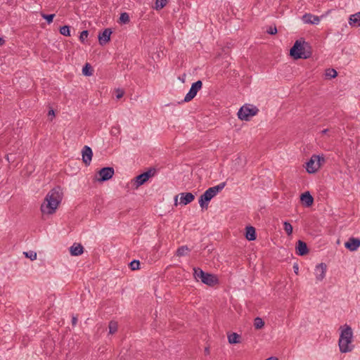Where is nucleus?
Returning <instances> with one entry per match:
<instances>
[{
	"instance_id": "f257e3e1",
	"label": "nucleus",
	"mask_w": 360,
	"mask_h": 360,
	"mask_svg": "<svg viewBox=\"0 0 360 360\" xmlns=\"http://www.w3.org/2000/svg\"><path fill=\"white\" fill-rule=\"evenodd\" d=\"M63 199V193L60 186L51 189L46 195L41 205V211L49 214H53Z\"/></svg>"
},
{
	"instance_id": "f03ea898",
	"label": "nucleus",
	"mask_w": 360,
	"mask_h": 360,
	"mask_svg": "<svg viewBox=\"0 0 360 360\" xmlns=\"http://www.w3.org/2000/svg\"><path fill=\"white\" fill-rule=\"evenodd\" d=\"M341 333L338 341L340 351L342 353L351 352L354 349L352 345L353 332L352 328L345 324L340 328Z\"/></svg>"
},
{
	"instance_id": "7ed1b4c3",
	"label": "nucleus",
	"mask_w": 360,
	"mask_h": 360,
	"mask_svg": "<svg viewBox=\"0 0 360 360\" xmlns=\"http://www.w3.org/2000/svg\"><path fill=\"white\" fill-rule=\"evenodd\" d=\"M290 54L294 59L309 58L311 56V46L304 41L297 40L290 49Z\"/></svg>"
},
{
	"instance_id": "20e7f679",
	"label": "nucleus",
	"mask_w": 360,
	"mask_h": 360,
	"mask_svg": "<svg viewBox=\"0 0 360 360\" xmlns=\"http://www.w3.org/2000/svg\"><path fill=\"white\" fill-rule=\"evenodd\" d=\"M226 186V182H222L215 186L210 187L202 194L199 198V204L202 209H207L209 202Z\"/></svg>"
},
{
	"instance_id": "39448f33",
	"label": "nucleus",
	"mask_w": 360,
	"mask_h": 360,
	"mask_svg": "<svg viewBox=\"0 0 360 360\" xmlns=\"http://www.w3.org/2000/svg\"><path fill=\"white\" fill-rule=\"evenodd\" d=\"M193 276L196 280L200 279L203 283L210 286H213L218 283L215 276L205 273L200 268H193Z\"/></svg>"
},
{
	"instance_id": "423d86ee",
	"label": "nucleus",
	"mask_w": 360,
	"mask_h": 360,
	"mask_svg": "<svg viewBox=\"0 0 360 360\" xmlns=\"http://www.w3.org/2000/svg\"><path fill=\"white\" fill-rule=\"evenodd\" d=\"M259 110L251 105L242 106L238 112V118L241 120H249L250 117L257 115Z\"/></svg>"
},
{
	"instance_id": "0eeeda50",
	"label": "nucleus",
	"mask_w": 360,
	"mask_h": 360,
	"mask_svg": "<svg viewBox=\"0 0 360 360\" xmlns=\"http://www.w3.org/2000/svg\"><path fill=\"white\" fill-rule=\"evenodd\" d=\"M155 173L156 169L155 168H150L148 171L136 176L134 179L136 187L138 188L145 184L150 177L154 176Z\"/></svg>"
},
{
	"instance_id": "6e6552de",
	"label": "nucleus",
	"mask_w": 360,
	"mask_h": 360,
	"mask_svg": "<svg viewBox=\"0 0 360 360\" xmlns=\"http://www.w3.org/2000/svg\"><path fill=\"white\" fill-rule=\"evenodd\" d=\"M202 86V82L200 80H198L194 82L189 90V91L186 95L184 101L189 102L191 101L197 94L198 91L201 89Z\"/></svg>"
},
{
	"instance_id": "1a4fd4ad",
	"label": "nucleus",
	"mask_w": 360,
	"mask_h": 360,
	"mask_svg": "<svg viewBox=\"0 0 360 360\" xmlns=\"http://www.w3.org/2000/svg\"><path fill=\"white\" fill-rule=\"evenodd\" d=\"M114 169L111 167H103L99 170V181H105L110 179L114 175Z\"/></svg>"
},
{
	"instance_id": "9d476101",
	"label": "nucleus",
	"mask_w": 360,
	"mask_h": 360,
	"mask_svg": "<svg viewBox=\"0 0 360 360\" xmlns=\"http://www.w3.org/2000/svg\"><path fill=\"white\" fill-rule=\"evenodd\" d=\"M327 266L325 263H321L316 266L315 275L318 281H321L326 276Z\"/></svg>"
},
{
	"instance_id": "9b49d317",
	"label": "nucleus",
	"mask_w": 360,
	"mask_h": 360,
	"mask_svg": "<svg viewBox=\"0 0 360 360\" xmlns=\"http://www.w3.org/2000/svg\"><path fill=\"white\" fill-rule=\"evenodd\" d=\"M345 246L350 251H356L360 247V239L358 238L351 237L345 243Z\"/></svg>"
},
{
	"instance_id": "f8f14e48",
	"label": "nucleus",
	"mask_w": 360,
	"mask_h": 360,
	"mask_svg": "<svg viewBox=\"0 0 360 360\" xmlns=\"http://www.w3.org/2000/svg\"><path fill=\"white\" fill-rule=\"evenodd\" d=\"M82 160H83L84 163L86 165H89L91 162V159H92V156H93V152H92L91 148L88 146H84V148L82 149Z\"/></svg>"
},
{
	"instance_id": "ddd939ff",
	"label": "nucleus",
	"mask_w": 360,
	"mask_h": 360,
	"mask_svg": "<svg viewBox=\"0 0 360 360\" xmlns=\"http://www.w3.org/2000/svg\"><path fill=\"white\" fill-rule=\"evenodd\" d=\"M112 31L110 28L105 29L102 32L98 34V41L101 45H105L110 40V35Z\"/></svg>"
},
{
	"instance_id": "4468645a",
	"label": "nucleus",
	"mask_w": 360,
	"mask_h": 360,
	"mask_svg": "<svg viewBox=\"0 0 360 360\" xmlns=\"http://www.w3.org/2000/svg\"><path fill=\"white\" fill-rule=\"evenodd\" d=\"M296 253L300 256L306 255L309 252L307 243L302 240H298L295 246Z\"/></svg>"
},
{
	"instance_id": "2eb2a0df",
	"label": "nucleus",
	"mask_w": 360,
	"mask_h": 360,
	"mask_svg": "<svg viewBox=\"0 0 360 360\" xmlns=\"http://www.w3.org/2000/svg\"><path fill=\"white\" fill-rule=\"evenodd\" d=\"M315 158V155H313L309 160L306 163V169L307 172L309 174H314L319 169V167H317Z\"/></svg>"
},
{
	"instance_id": "dca6fc26",
	"label": "nucleus",
	"mask_w": 360,
	"mask_h": 360,
	"mask_svg": "<svg viewBox=\"0 0 360 360\" xmlns=\"http://www.w3.org/2000/svg\"><path fill=\"white\" fill-rule=\"evenodd\" d=\"M302 20L306 24L318 25L320 22V18L311 13H305L302 16Z\"/></svg>"
},
{
	"instance_id": "f3484780",
	"label": "nucleus",
	"mask_w": 360,
	"mask_h": 360,
	"mask_svg": "<svg viewBox=\"0 0 360 360\" xmlns=\"http://www.w3.org/2000/svg\"><path fill=\"white\" fill-rule=\"evenodd\" d=\"M300 200L306 207L311 206L314 202V198L309 191L302 193L300 195Z\"/></svg>"
},
{
	"instance_id": "a211bd4d",
	"label": "nucleus",
	"mask_w": 360,
	"mask_h": 360,
	"mask_svg": "<svg viewBox=\"0 0 360 360\" xmlns=\"http://www.w3.org/2000/svg\"><path fill=\"white\" fill-rule=\"evenodd\" d=\"M180 195V203L184 205L191 202L195 199V195L191 193H181Z\"/></svg>"
},
{
	"instance_id": "6ab92c4d",
	"label": "nucleus",
	"mask_w": 360,
	"mask_h": 360,
	"mask_svg": "<svg viewBox=\"0 0 360 360\" xmlns=\"http://www.w3.org/2000/svg\"><path fill=\"white\" fill-rule=\"evenodd\" d=\"M70 252L72 256H79L84 252L83 246L79 243H74L70 248Z\"/></svg>"
},
{
	"instance_id": "aec40b11",
	"label": "nucleus",
	"mask_w": 360,
	"mask_h": 360,
	"mask_svg": "<svg viewBox=\"0 0 360 360\" xmlns=\"http://www.w3.org/2000/svg\"><path fill=\"white\" fill-rule=\"evenodd\" d=\"M349 24L351 26L360 27V12L349 16Z\"/></svg>"
},
{
	"instance_id": "412c9836",
	"label": "nucleus",
	"mask_w": 360,
	"mask_h": 360,
	"mask_svg": "<svg viewBox=\"0 0 360 360\" xmlns=\"http://www.w3.org/2000/svg\"><path fill=\"white\" fill-rule=\"evenodd\" d=\"M245 237L248 240H254L256 239L255 229L252 226L246 228Z\"/></svg>"
},
{
	"instance_id": "4be33fe9",
	"label": "nucleus",
	"mask_w": 360,
	"mask_h": 360,
	"mask_svg": "<svg viewBox=\"0 0 360 360\" xmlns=\"http://www.w3.org/2000/svg\"><path fill=\"white\" fill-rule=\"evenodd\" d=\"M191 249L187 245H182L177 249L176 255L177 257H183L188 255Z\"/></svg>"
},
{
	"instance_id": "5701e85b",
	"label": "nucleus",
	"mask_w": 360,
	"mask_h": 360,
	"mask_svg": "<svg viewBox=\"0 0 360 360\" xmlns=\"http://www.w3.org/2000/svg\"><path fill=\"white\" fill-rule=\"evenodd\" d=\"M240 337L236 333H233L228 335V340L230 344H237L240 342Z\"/></svg>"
},
{
	"instance_id": "b1692460",
	"label": "nucleus",
	"mask_w": 360,
	"mask_h": 360,
	"mask_svg": "<svg viewBox=\"0 0 360 360\" xmlns=\"http://www.w3.org/2000/svg\"><path fill=\"white\" fill-rule=\"evenodd\" d=\"M82 73L86 76H91L93 74V70L90 64L86 63L82 68Z\"/></svg>"
},
{
	"instance_id": "393cba45",
	"label": "nucleus",
	"mask_w": 360,
	"mask_h": 360,
	"mask_svg": "<svg viewBox=\"0 0 360 360\" xmlns=\"http://www.w3.org/2000/svg\"><path fill=\"white\" fill-rule=\"evenodd\" d=\"M108 328H109V333L110 334L115 333L117 332V328H118L117 323L115 321H111L109 323Z\"/></svg>"
},
{
	"instance_id": "a878e982",
	"label": "nucleus",
	"mask_w": 360,
	"mask_h": 360,
	"mask_svg": "<svg viewBox=\"0 0 360 360\" xmlns=\"http://www.w3.org/2000/svg\"><path fill=\"white\" fill-rule=\"evenodd\" d=\"M264 326V321L259 317H257L254 321V326L256 329H261Z\"/></svg>"
},
{
	"instance_id": "bb28decb",
	"label": "nucleus",
	"mask_w": 360,
	"mask_h": 360,
	"mask_svg": "<svg viewBox=\"0 0 360 360\" xmlns=\"http://www.w3.org/2000/svg\"><path fill=\"white\" fill-rule=\"evenodd\" d=\"M283 229L288 236H291L292 233V226L288 221L283 223Z\"/></svg>"
},
{
	"instance_id": "cd10ccee",
	"label": "nucleus",
	"mask_w": 360,
	"mask_h": 360,
	"mask_svg": "<svg viewBox=\"0 0 360 360\" xmlns=\"http://www.w3.org/2000/svg\"><path fill=\"white\" fill-rule=\"evenodd\" d=\"M129 20H130L129 15L127 13L124 12V13H121L120 17V23L127 24L129 22Z\"/></svg>"
},
{
	"instance_id": "c85d7f7f",
	"label": "nucleus",
	"mask_w": 360,
	"mask_h": 360,
	"mask_svg": "<svg viewBox=\"0 0 360 360\" xmlns=\"http://www.w3.org/2000/svg\"><path fill=\"white\" fill-rule=\"evenodd\" d=\"M315 160L316 162L317 167H321L322 165H323L326 162L325 158L323 155H315Z\"/></svg>"
},
{
	"instance_id": "c756f323",
	"label": "nucleus",
	"mask_w": 360,
	"mask_h": 360,
	"mask_svg": "<svg viewBox=\"0 0 360 360\" xmlns=\"http://www.w3.org/2000/svg\"><path fill=\"white\" fill-rule=\"evenodd\" d=\"M60 33L62 35H64V36H66V37H69V36H70V27H69V26H68V25L62 26V27L60 28Z\"/></svg>"
},
{
	"instance_id": "7c9ffc66",
	"label": "nucleus",
	"mask_w": 360,
	"mask_h": 360,
	"mask_svg": "<svg viewBox=\"0 0 360 360\" xmlns=\"http://www.w3.org/2000/svg\"><path fill=\"white\" fill-rule=\"evenodd\" d=\"M338 75L337 71L335 69H328L326 71V76L329 78H335Z\"/></svg>"
},
{
	"instance_id": "2f4dec72",
	"label": "nucleus",
	"mask_w": 360,
	"mask_h": 360,
	"mask_svg": "<svg viewBox=\"0 0 360 360\" xmlns=\"http://www.w3.org/2000/svg\"><path fill=\"white\" fill-rule=\"evenodd\" d=\"M167 3V0H156L155 1V8L157 10L164 8Z\"/></svg>"
},
{
	"instance_id": "473e14b6",
	"label": "nucleus",
	"mask_w": 360,
	"mask_h": 360,
	"mask_svg": "<svg viewBox=\"0 0 360 360\" xmlns=\"http://www.w3.org/2000/svg\"><path fill=\"white\" fill-rule=\"evenodd\" d=\"M129 267L131 270H137L140 268V262L139 260H133L129 263Z\"/></svg>"
},
{
	"instance_id": "72a5a7b5",
	"label": "nucleus",
	"mask_w": 360,
	"mask_h": 360,
	"mask_svg": "<svg viewBox=\"0 0 360 360\" xmlns=\"http://www.w3.org/2000/svg\"><path fill=\"white\" fill-rule=\"evenodd\" d=\"M41 15L44 19H45L47 21V22L49 24H50L53 22L55 14L48 15V14H45V13H41Z\"/></svg>"
},
{
	"instance_id": "f704fd0d",
	"label": "nucleus",
	"mask_w": 360,
	"mask_h": 360,
	"mask_svg": "<svg viewBox=\"0 0 360 360\" xmlns=\"http://www.w3.org/2000/svg\"><path fill=\"white\" fill-rule=\"evenodd\" d=\"M26 257L30 258L31 260H35L37 259V253L33 251L24 252Z\"/></svg>"
},
{
	"instance_id": "c9c22d12",
	"label": "nucleus",
	"mask_w": 360,
	"mask_h": 360,
	"mask_svg": "<svg viewBox=\"0 0 360 360\" xmlns=\"http://www.w3.org/2000/svg\"><path fill=\"white\" fill-rule=\"evenodd\" d=\"M89 35V32L87 30H84L82 31L81 33H80V36H79V40L82 41V42H84L85 39L87 38Z\"/></svg>"
},
{
	"instance_id": "e433bc0d",
	"label": "nucleus",
	"mask_w": 360,
	"mask_h": 360,
	"mask_svg": "<svg viewBox=\"0 0 360 360\" xmlns=\"http://www.w3.org/2000/svg\"><path fill=\"white\" fill-rule=\"evenodd\" d=\"M266 32L269 34H276L277 33V28L276 26L274 27H269L266 30Z\"/></svg>"
},
{
	"instance_id": "4c0bfd02",
	"label": "nucleus",
	"mask_w": 360,
	"mask_h": 360,
	"mask_svg": "<svg viewBox=\"0 0 360 360\" xmlns=\"http://www.w3.org/2000/svg\"><path fill=\"white\" fill-rule=\"evenodd\" d=\"M116 93H117L116 97H117V99L121 98L123 96V95H124V91L122 90H120V89H117L116 91Z\"/></svg>"
},
{
	"instance_id": "58836bf2",
	"label": "nucleus",
	"mask_w": 360,
	"mask_h": 360,
	"mask_svg": "<svg viewBox=\"0 0 360 360\" xmlns=\"http://www.w3.org/2000/svg\"><path fill=\"white\" fill-rule=\"evenodd\" d=\"M120 133L119 127H112L111 129V134L115 136L117 134Z\"/></svg>"
},
{
	"instance_id": "ea45409f",
	"label": "nucleus",
	"mask_w": 360,
	"mask_h": 360,
	"mask_svg": "<svg viewBox=\"0 0 360 360\" xmlns=\"http://www.w3.org/2000/svg\"><path fill=\"white\" fill-rule=\"evenodd\" d=\"M77 322V316H72V326H76Z\"/></svg>"
},
{
	"instance_id": "a19ab883",
	"label": "nucleus",
	"mask_w": 360,
	"mask_h": 360,
	"mask_svg": "<svg viewBox=\"0 0 360 360\" xmlns=\"http://www.w3.org/2000/svg\"><path fill=\"white\" fill-rule=\"evenodd\" d=\"M293 269H294V271L295 272V274H297V272H298L297 265H294Z\"/></svg>"
},
{
	"instance_id": "79ce46f5",
	"label": "nucleus",
	"mask_w": 360,
	"mask_h": 360,
	"mask_svg": "<svg viewBox=\"0 0 360 360\" xmlns=\"http://www.w3.org/2000/svg\"><path fill=\"white\" fill-rule=\"evenodd\" d=\"M328 131H329V129H325L322 130L321 133V134H326Z\"/></svg>"
},
{
	"instance_id": "37998d69",
	"label": "nucleus",
	"mask_w": 360,
	"mask_h": 360,
	"mask_svg": "<svg viewBox=\"0 0 360 360\" xmlns=\"http://www.w3.org/2000/svg\"><path fill=\"white\" fill-rule=\"evenodd\" d=\"M4 43L5 40L2 37H0V46L3 45Z\"/></svg>"
},
{
	"instance_id": "c03bdc74",
	"label": "nucleus",
	"mask_w": 360,
	"mask_h": 360,
	"mask_svg": "<svg viewBox=\"0 0 360 360\" xmlns=\"http://www.w3.org/2000/svg\"><path fill=\"white\" fill-rule=\"evenodd\" d=\"M266 360H278V359L276 357H269V358L266 359Z\"/></svg>"
},
{
	"instance_id": "a18cd8bd",
	"label": "nucleus",
	"mask_w": 360,
	"mask_h": 360,
	"mask_svg": "<svg viewBox=\"0 0 360 360\" xmlns=\"http://www.w3.org/2000/svg\"><path fill=\"white\" fill-rule=\"evenodd\" d=\"M49 115H54V111L53 110H49Z\"/></svg>"
},
{
	"instance_id": "49530a36",
	"label": "nucleus",
	"mask_w": 360,
	"mask_h": 360,
	"mask_svg": "<svg viewBox=\"0 0 360 360\" xmlns=\"http://www.w3.org/2000/svg\"><path fill=\"white\" fill-rule=\"evenodd\" d=\"M205 352L209 353V349L208 348L205 349Z\"/></svg>"
},
{
	"instance_id": "de8ad7c7",
	"label": "nucleus",
	"mask_w": 360,
	"mask_h": 360,
	"mask_svg": "<svg viewBox=\"0 0 360 360\" xmlns=\"http://www.w3.org/2000/svg\"><path fill=\"white\" fill-rule=\"evenodd\" d=\"M177 198H178V196L176 195V196L175 197V201H176V200H177Z\"/></svg>"
}]
</instances>
